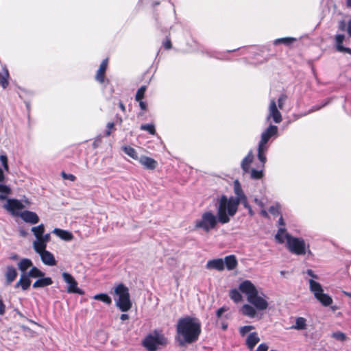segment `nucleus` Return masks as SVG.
Wrapping results in <instances>:
<instances>
[{"instance_id": "nucleus-60", "label": "nucleus", "mask_w": 351, "mask_h": 351, "mask_svg": "<svg viewBox=\"0 0 351 351\" xmlns=\"http://www.w3.org/2000/svg\"><path fill=\"white\" fill-rule=\"evenodd\" d=\"M347 31L348 35L351 37V19L348 21Z\"/></svg>"}, {"instance_id": "nucleus-34", "label": "nucleus", "mask_w": 351, "mask_h": 351, "mask_svg": "<svg viewBox=\"0 0 351 351\" xmlns=\"http://www.w3.org/2000/svg\"><path fill=\"white\" fill-rule=\"evenodd\" d=\"M28 276L31 278H41L45 276V274L35 266H32V269L27 272Z\"/></svg>"}, {"instance_id": "nucleus-62", "label": "nucleus", "mask_w": 351, "mask_h": 351, "mask_svg": "<svg viewBox=\"0 0 351 351\" xmlns=\"http://www.w3.org/2000/svg\"><path fill=\"white\" fill-rule=\"evenodd\" d=\"M278 223L282 227H285V223L283 217L282 216H280V219L278 220Z\"/></svg>"}, {"instance_id": "nucleus-37", "label": "nucleus", "mask_w": 351, "mask_h": 351, "mask_svg": "<svg viewBox=\"0 0 351 351\" xmlns=\"http://www.w3.org/2000/svg\"><path fill=\"white\" fill-rule=\"evenodd\" d=\"M124 152L134 160H138V153L136 149L130 146H125L123 147Z\"/></svg>"}, {"instance_id": "nucleus-27", "label": "nucleus", "mask_w": 351, "mask_h": 351, "mask_svg": "<svg viewBox=\"0 0 351 351\" xmlns=\"http://www.w3.org/2000/svg\"><path fill=\"white\" fill-rule=\"evenodd\" d=\"M241 311L243 315L253 318L256 316V312L254 307L250 304H243Z\"/></svg>"}, {"instance_id": "nucleus-49", "label": "nucleus", "mask_w": 351, "mask_h": 351, "mask_svg": "<svg viewBox=\"0 0 351 351\" xmlns=\"http://www.w3.org/2000/svg\"><path fill=\"white\" fill-rule=\"evenodd\" d=\"M228 307L225 306L219 308L216 312V316L217 319H220L222 317L223 314L227 311H228Z\"/></svg>"}, {"instance_id": "nucleus-56", "label": "nucleus", "mask_w": 351, "mask_h": 351, "mask_svg": "<svg viewBox=\"0 0 351 351\" xmlns=\"http://www.w3.org/2000/svg\"><path fill=\"white\" fill-rule=\"evenodd\" d=\"M19 235L22 237H26L28 235V232L23 228H19Z\"/></svg>"}, {"instance_id": "nucleus-40", "label": "nucleus", "mask_w": 351, "mask_h": 351, "mask_svg": "<svg viewBox=\"0 0 351 351\" xmlns=\"http://www.w3.org/2000/svg\"><path fill=\"white\" fill-rule=\"evenodd\" d=\"M230 298L235 302H239L242 300V295L239 291L233 289L230 291Z\"/></svg>"}, {"instance_id": "nucleus-52", "label": "nucleus", "mask_w": 351, "mask_h": 351, "mask_svg": "<svg viewBox=\"0 0 351 351\" xmlns=\"http://www.w3.org/2000/svg\"><path fill=\"white\" fill-rule=\"evenodd\" d=\"M269 346L265 343H262L258 345L255 351H268Z\"/></svg>"}, {"instance_id": "nucleus-7", "label": "nucleus", "mask_w": 351, "mask_h": 351, "mask_svg": "<svg viewBox=\"0 0 351 351\" xmlns=\"http://www.w3.org/2000/svg\"><path fill=\"white\" fill-rule=\"evenodd\" d=\"M218 222L221 223L218 215L217 217L212 211H206L202 213L201 219L195 221V228L209 232L216 228Z\"/></svg>"}, {"instance_id": "nucleus-16", "label": "nucleus", "mask_w": 351, "mask_h": 351, "mask_svg": "<svg viewBox=\"0 0 351 351\" xmlns=\"http://www.w3.org/2000/svg\"><path fill=\"white\" fill-rule=\"evenodd\" d=\"M208 269H215L217 271H223L224 269V263L222 258H215L207 262L206 265Z\"/></svg>"}, {"instance_id": "nucleus-54", "label": "nucleus", "mask_w": 351, "mask_h": 351, "mask_svg": "<svg viewBox=\"0 0 351 351\" xmlns=\"http://www.w3.org/2000/svg\"><path fill=\"white\" fill-rule=\"evenodd\" d=\"M5 312V305L2 299L0 298V315H3Z\"/></svg>"}, {"instance_id": "nucleus-50", "label": "nucleus", "mask_w": 351, "mask_h": 351, "mask_svg": "<svg viewBox=\"0 0 351 351\" xmlns=\"http://www.w3.org/2000/svg\"><path fill=\"white\" fill-rule=\"evenodd\" d=\"M61 176L64 180H69L73 182L76 180V177L74 175L71 173H66L64 171H62Z\"/></svg>"}, {"instance_id": "nucleus-6", "label": "nucleus", "mask_w": 351, "mask_h": 351, "mask_svg": "<svg viewBox=\"0 0 351 351\" xmlns=\"http://www.w3.org/2000/svg\"><path fill=\"white\" fill-rule=\"evenodd\" d=\"M287 245L289 252L296 255H304L306 252L311 254L309 245H306L302 238L294 237L289 234H285Z\"/></svg>"}, {"instance_id": "nucleus-58", "label": "nucleus", "mask_w": 351, "mask_h": 351, "mask_svg": "<svg viewBox=\"0 0 351 351\" xmlns=\"http://www.w3.org/2000/svg\"><path fill=\"white\" fill-rule=\"evenodd\" d=\"M164 47L165 49H170L171 47V40H167V41H165L164 43Z\"/></svg>"}, {"instance_id": "nucleus-24", "label": "nucleus", "mask_w": 351, "mask_h": 351, "mask_svg": "<svg viewBox=\"0 0 351 351\" xmlns=\"http://www.w3.org/2000/svg\"><path fill=\"white\" fill-rule=\"evenodd\" d=\"M52 232L64 241H70L73 238L71 232L60 228H55Z\"/></svg>"}, {"instance_id": "nucleus-22", "label": "nucleus", "mask_w": 351, "mask_h": 351, "mask_svg": "<svg viewBox=\"0 0 351 351\" xmlns=\"http://www.w3.org/2000/svg\"><path fill=\"white\" fill-rule=\"evenodd\" d=\"M106 129L105 134H100L95 137V141L93 143V147L94 149L98 148L101 146V145L102 143V139L104 137H105V136L107 137V136H110V121L106 123Z\"/></svg>"}, {"instance_id": "nucleus-42", "label": "nucleus", "mask_w": 351, "mask_h": 351, "mask_svg": "<svg viewBox=\"0 0 351 351\" xmlns=\"http://www.w3.org/2000/svg\"><path fill=\"white\" fill-rule=\"evenodd\" d=\"M250 176L252 179L259 180L263 176V170H256L255 169H252L250 171Z\"/></svg>"}, {"instance_id": "nucleus-2", "label": "nucleus", "mask_w": 351, "mask_h": 351, "mask_svg": "<svg viewBox=\"0 0 351 351\" xmlns=\"http://www.w3.org/2000/svg\"><path fill=\"white\" fill-rule=\"evenodd\" d=\"M180 344H191L197 341L201 334V322L196 318L186 316L180 318L176 325Z\"/></svg>"}, {"instance_id": "nucleus-28", "label": "nucleus", "mask_w": 351, "mask_h": 351, "mask_svg": "<svg viewBox=\"0 0 351 351\" xmlns=\"http://www.w3.org/2000/svg\"><path fill=\"white\" fill-rule=\"evenodd\" d=\"M32 265V261L27 258H23L18 264L19 269L21 271H22V274H27V269Z\"/></svg>"}, {"instance_id": "nucleus-18", "label": "nucleus", "mask_w": 351, "mask_h": 351, "mask_svg": "<svg viewBox=\"0 0 351 351\" xmlns=\"http://www.w3.org/2000/svg\"><path fill=\"white\" fill-rule=\"evenodd\" d=\"M259 341L260 338L258 333L253 332L247 337L245 344L250 350H252Z\"/></svg>"}, {"instance_id": "nucleus-12", "label": "nucleus", "mask_w": 351, "mask_h": 351, "mask_svg": "<svg viewBox=\"0 0 351 351\" xmlns=\"http://www.w3.org/2000/svg\"><path fill=\"white\" fill-rule=\"evenodd\" d=\"M19 217L25 223L34 225L39 222L40 218L36 213L31 210H24L19 214Z\"/></svg>"}, {"instance_id": "nucleus-11", "label": "nucleus", "mask_w": 351, "mask_h": 351, "mask_svg": "<svg viewBox=\"0 0 351 351\" xmlns=\"http://www.w3.org/2000/svg\"><path fill=\"white\" fill-rule=\"evenodd\" d=\"M272 119L276 123H279L282 121V115L278 110L276 103L274 99H271L269 106V114L267 117V120Z\"/></svg>"}, {"instance_id": "nucleus-57", "label": "nucleus", "mask_w": 351, "mask_h": 351, "mask_svg": "<svg viewBox=\"0 0 351 351\" xmlns=\"http://www.w3.org/2000/svg\"><path fill=\"white\" fill-rule=\"evenodd\" d=\"M139 101V106H140V108L143 110H145L146 108H147V104L145 102L143 101L142 100H140L138 101Z\"/></svg>"}, {"instance_id": "nucleus-20", "label": "nucleus", "mask_w": 351, "mask_h": 351, "mask_svg": "<svg viewBox=\"0 0 351 351\" xmlns=\"http://www.w3.org/2000/svg\"><path fill=\"white\" fill-rule=\"evenodd\" d=\"M53 284L51 278L44 276L38 278L32 285L34 289L43 288Z\"/></svg>"}, {"instance_id": "nucleus-38", "label": "nucleus", "mask_w": 351, "mask_h": 351, "mask_svg": "<svg viewBox=\"0 0 351 351\" xmlns=\"http://www.w3.org/2000/svg\"><path fill=\"white\" fill-rule=\"evenodd\" d=\"M285 232L286 229L285 227H281L278 229L275 238L279 243H283L285 242V238L286 239L285 234H287Z\"/></svg>"}, {"instance_id": "nucleus-31", "label": "nucleus", "mask_w": 351, "mask_h": 351, "mask_svg": "<svg viewBox=\"0 0 351 351\" xmlns=\"http://www.w3.org/2000/svg\"><path fill=\"white\" fill-rule=\"evenodd\" d=\"M3 73H0V85L3 88H5L8 86V77L10 76L8 70L6 67L3 68Z\"/></svg>"}, {"instance_id": "nucleus-8", "label": "nucleus", "mask_w": 351, "mask_h": 351, "mask_svg": "<svg viewBox=\"0 0 351 351\" xmlns=\"http://www.w3.org/2000/svg\"><path fill=\"white\" fill-rule=\"evenodd\" d=\"M310 291L315 298L324 306H328L332 303V299L328 294L324 293L322 285L313 279L308 280Z\"/></svg>"}, {"instance_id": "nucleus-15", "label": "nucleus", "mask_w": 351, "mask_h": 351, "mask_svg": "<svg viewBox=\"0 0 351 351\" xmlns=\"http://www.w3.org/2000/svg\"><path fill=\"white\" fill-rule=\"evenodd\" d=\"M42 262L48 266H54L57 264L54 255L48 250H45L43 253H40Z\"/></svg>"}, {"instance_id": "nucleus-14", "label": "nucleus", "mask_w": 351, "mask_h": 351, "mask_svg": "<svg viewBox=\"0 0 351 351\" xmlns=\"http://www.w3.org/2000/svg\"><path fill=\"white\" fill-rule=\"evenodd\" d=\"M108 58L103 60L95 75V80L100 84L106 82L105 73L108 67Z\"/></svg>"}, {"instance_id": "nucleus-33", "label": "nucleus", "mask_w": 351, "mask_h": 351, "mask_svg": "<svg viewBox=\"0 0 351 351\" xmlns=\"http://www.w3.org/2000/svg\"><path fill=\"white\" fill-rule=\"evenodd\" d=\"M31 231L37 239H39L45 232V226L43 223L39 224L37 226L32 227Z\"/></svg>"}, {"instance_id": "nucleus-48", "label": "nucleus", "mask_w": 351, "mask_h": 351, "mask_svg": "<svg viewBox=\"0 0 351 351\" xmlns=\"http://www.w3.org/2000/svg\"><path fill=\"white\" fill-rule=\"evenodd\" d=\"M287 99V96L285 94H282L280 95V97L278 99V108L280 109H282L285 102L286 101Z\"/></svg>"}, {"instance_id": "nucleus-21", "label": "nucleus", "mask_w": 351, "mask_h": 351, "mask_svg": "<svg viewBox=\"0 0 351 351\" xmlns=\"http://www.w3.org/2000/svg\"><path fill=\"white\" fill-rule=\"evenodd\" d=\"M18 273L16 269L12 265L6 267L5 280L7 285H10L17 277Z\"/></svg>"}, {"instance_id": "nucleus-41", "label": "nucleus", "mask_w": 351, "mask_h": 351, "mask_svg": "<svg viewBox=\"0 0 351 351\" xmlns=\"http://www.w3.org/2000/svg\"><path fill=\"white\" fill-rule=\"evenodd\" d=\"M93 298L97 300L102 301L106 304H110V296L106 293H99L95 295Z\"/></svg>"}, {"instance_id": "nucleus-10", "label": "nucleus", "mask_w": 351, "mask_h": 351, "mask_svg": "<svg viewBox=\"0 0 351 351\" xmlns=\"http://www.w3.org/2000/svg\"><path fill=\"white\" fill-rule=\"evenodd\" d=\"M62 276L64 281L68 285L66 289L67 293H77L80 295H84V291L77 287V282L71 274L67 272H63Z\"/></svg>"}, {"instance_id": "nucleus-30", "label": "nucleus", "mask_w": 351, "mask_h": 351, "mask_svg": "<svg viewBox=\"0 0 351 351\" xmlns=\"http://www.w3.org/2000/svg\"><path fill=\"white\" fill-rule=\"evenodd\" d=\"M11 193L12 189L8 185L0 183V200H8V195Z\"/></svg>"}, {"instance_id": "nucleus-3", "label": "nucleus", "mask_w": 351, "mask_h": 351, "mask_svg": "<svg viewBox=\"0 0 351 351\" xmlns=\"http://www.w3.org/2000/svg\"><path fill=\"white\" fill-rule=\"evenodd\" d=\"M239 291L245 294L247 300L258 311H264L268 307V302L265 299L266 295L258 292L255 285L248 280L243 281L239 286Z\"/></svg>"}, {"instance_id": "nucleus-29", "label": "nucleus", "mask_w": 351, "mask_h": 351, "mask_svg": "<svg viewBox=\"0 0 351 351\" xmlns=\"http://www.w3.org/2000/svg\"><path fill=\"white\" fill-rule=\"evenodd\" d=\"M267 151V146L258 144V158L262 162V167H264L267 161L265 152Z\"/></svg>"}, {"instance_id": "nucleus-44", "label": "nucleus", "mask_w": 351, "mask_h": 351, "mask_svg": "<svg viewBox=\"0 0 351 351\" xmlns=\"http://www.w3.org/2000/svg\"><path fill=\"white\" fill-rule=\"evenodd\" d=\"M146 90V86H142L139 88L136 93L135 99L136 101L142 100L144 97L145 92Z\"/></svg>"}, {"instance_id": "nucleus-46", "label": "nucleus", "mask_w": 351, "mask_h": 351, "mask_svg": "<svg viewBox=\"0 0 351 351\" xmlns=\"http://www.w3.org/2000/svg\"><path fill=\"white\" fill-rule=\"evenodd\" d=\"M254 328V327L253 326H251V325L241 326V327L239 328V332H240V335H241L242 337H244V336H245L247 332H250V331H251V330H252Z\"/></svg>"}, {"instance_id": "nucleus-5", "label": "nucleus", "mask_w": 351, "mask_h": 351, "mask_svg": "<svg viewBox=\"0 0 351 351\" xmlns=\"http://www.w3.org/2000/svg\"><path fill=\"white\" fill-rule=\"evenodd\" d=\"M168 343L167 338L158 330L148 334L143 341V346L147 351H156L159 346H165Z\"/></svg>"}, {"instance_id": "nucleus-53", "label": "nucleus", "mask_w": 351, "mask_h": 351, "mask_svg": "<svg viewBox=\"0 0 351 351\" xmlns=\"http://www.w3.org/2000/svg\"><path fill=\"white\" fill-rule=\"evenodd\" d=\"M240 203H241L246 209H248L251 207L247 202V197L241 199Z\"/></svg>"}, {"instance_id": "nucleus-13", "label": "nucleus", "mask_w": 351, "mask_h": 351, "mask_svg": "<svg viewBox=\"0 0 351 351\" xmlns=\"http://www.w3.org/2000/svg\"><path fill=\"white\" fill-rule=\"evenodd\" d=\"M278 133V128L276 125H270L261 134L259 144L266 145L269 138Z\"/></svg>"}, {"instance_id": "nucleus-45", "label": "nucleus", "mask_w": 351, "mask_h": 351, "mask_svg": "<svg viewBox=\"0 0 351 351\" xmlns=\"http://www.w3.org/2000/svg\"><path fill=\"white\" fill-rule=\"evenodd\" d=\"M0 161L1 162V164L3 165V167L5 171H8L9 170V166H8V159L6 154H3L0 155Z\"/></svg>"}, {"instance_id": "nucleus-61", "label": "nucleus", "mask_w": 351, "mask_h": 351, "mask_svg": "<svg viewBox=\"0 0 351 351\" xmlns=\"http://www.w3.org/2000/svg\"><path fill=\"white\" fill-rule=\"evenodd\" d=\"M120 319L122 320V321H125V320H127L129 319V315L128 314H121V316H120Z\"/></svg>"}, {"instance_id": "nucleus-55", "label": "nucleus", "mask_w": 351, "mask_h": 351, "mask_svg": "<svg viewBox=\"0 0 351 351\" xmlns=\"http://www.w3.org/2000/svg\"><path fill=\"white\" fill-rule=\"evenodd\" d=\"M306 274H308L309 276H311L313 279H318L319 277L317 275L315 274L313 271L312 269H307L306 271Z\"/></svg>"}, {"instance_id": "nucleus-26", "label": "nucleus", "mask_w": 351, "mask_h": 351, "mask_svg": "<svg viewBox=\"0 0 351 351\" xmlns=\"http://www.w3.org/2000/svg\"><path fill=\"white\" fill-rule=\"evenodd\" d=\"M307 324L306 319L302 317H298L295 319V323L293 325L291 328L298 330H302L306 329Z\"/></svg>"}, {"instance_id": "nucleus-17", "label": "nucleus", "mask_w": 351, "mask_h": 351, "mask_svg": "<svg viewBox=\"0 0 351 351\" xmlns=\"http://www.w3.org/2000/svg\"><path fill=\"white\" fill-rule=\"evenodd\" d=\"M140 163L146 169L153 170L156 168L158 162L154 159L143 156L139 158Z\"/></svg>"}, {"instance_id": "nucleus-63", "label": "nucleus", "mask_w": 351, "mask_h": 351, "mask_svg": "<svg viewBox=\"0 0 351 351\" xmlns=\"http://www.w3.org/2000/svg\"><path fill=\"white\" fill-rule=\"evenodd\" d=\"M21 287V289H23V285H22V281H21V279H19V280L14 285V287L16 289L19 288V287Z\"/></svg>"}, {"instance_id": "nucleus-64", "label": "nucleus", "mask_w": 351, "mask_h": 351, "mask_svg": "<svg viewBox=\"0 0 351 351\" xmlns=\"http://www.w3.org/2000/svg\"><path fill=\"white\" fill-rule=\"evenodd\" d=\"M254 202L258 204L260 207H263V203L261 200L258 199L257 198L254 199Z\"/></svg>"}, {"instance_id": "nucleus-59", "label": "nucleus", "mask_w": 351, "mask_h": 351, "mask_svg": "<svg viewBox=\"0 0 351 351\" xmlns=\"http://www.w3.org/2000/svg\"><path fill=\"white\" fill-rule=\"evenodd\" d=\"M5 180V175L3 169L0 167V183Z\"/></svg>"}, {"instance_id": "nucleus-1", "label": "nucleus", "mask_w": 351, "mask_h": 351, "mask_svg": "<svg viewBox=\"0 0 351 351\" xmlns=\"http://www.w3.org/2000/svg\"><path fill=\"white\" fill-rule=\"evenodd\" d=\"M234 191L237 197L228 198L223 195L219 200L217 214L221 223L224 224L230 221V217H233L236 214L241 199L246 197L238 180L234 182Z\"/></svg>"}, {"instance_id": "nucleus-9", "label": "nucleus", "mask_w": 351, "mask_h": 351, "mask_svg": "<svg viewBox=\"0 0 351 351\" xmlns=\"http://www.w3.org/2000/svg\"><path fill=\"white\" fill-rule=\"evenodd\" d=\"M3 208L14 217H19L24 208V204L21 200L16 198H8L7 203L4 204Z\"/></svg>"}, {"instance_id": "nucleus-36", "label": "nucleus", "mask_w": 351, "mask_h": 351, "mask_svg": "<svg viewBox=\"0 0 351 351\" xmlns=\"http://www.w3.org/2000/svg\"><path fill=\"white\" fill-rule=\"evenodd\" d=\"M296 40V38L293 37H286V38H281L276 39L274 42V44L277 45L279 44H284L285 45H289L293 42Z\"/></svg>"}, {"instance_id": "nucleus-32", "label": "nucleus", "mask_w": 351, "mask_h": 351, "mask_svg": "<svg viewBox=\"0 0 351 351\" xmlns=\"http://www.w3.org/2000/svg\"><path fill=\"white\" fill-rule=\"evenodd\" d=\"M33 247L35 250V252L40 254V253H43L46 250L47 244L44 243L39 239H37L36 241H34L33 242Z\"/></svg>"}, {"instance_id": "nucleus-39", "label": "nucleus", "mask_w": 351, "mask_h": 351, "mask_svg": "<svg viewBox=\"0 0 351 351\" xmlns=\"http://www.w3.org/2000/svg\"><path fill=\"white\" fill-rule=\"evenodd\" d=\"M331 337L335 340L340 342H344L348 339L346 335L341 331H336L332 332L331 334Z\"/></svg>"}, {"instance_id": "nucleus-19", "label": "nucleus", "mask_w": 351, "mask_h": 351, "mask_svg": "<svg viewBox=\"0 0 351 351\" xmlns=\"http://www.w3.org/2000/svg\"><path fill=\"white\" fill-rule=\"evenodd\" d=\"M345 39V36L343 34H337L335 37L336 49L338 51L341 53H347L351 54V49L343 47L342 43Z\"/></svg>"}, {"instance_id": "nucleus-23", "label": "nucleus", "mask_w": 351, "mask_h": 351, "mask_svg": "<svg viewBox=\"0 0 351 351\" xmlns=\"http://www.w3.org/2000/svg\"><path fill=\"white\" fill-rule=\"evenodd\" d=\"M224 267H226L228 270H232L237 266V260L234 255H229L224 258L223 260Z\"/></svg>"}, {"instance_id": "nucleus-47", "label": "nucleus", "mask_w": 351, "mask_h": 351, "mask_svg": "<svg viewBox=\"0 0 351 351\" xmlns=\"http://www.w3.org/2000/svg\"><path fill=\"white\" fill-rule=\"evenodd\" d=\"M269 211L273 215H278L280 213V204L276 203L275 205L270 206Z\"/></svg>"}, {"instance_id": "nucleus-4", "label": "nucleus", "mask_w": 351, "mask_h": 351, "mask_svg": "<svg viewBox=\"0 0 351 351\" xmlns=\"http://www.w3.org/2000/svg\"><path fill=\"white\" fill-rule=\"evenodd\" d=\"M114 302L122 312L128 311L132 306L128 288L121 283L114 288Z\"/></svg>"}, {"instance_id": "nucleus-25", "label": "nucleus", "mask_w": 351, "mask_h": 351, "mask_svg": "<svg viewBox=\"0 0 351 351\" xmlns=\"http://www.w3.org/2000/svg\"><path fill=\"white\" fill-rule=\"evenodd\" d=\"M254 158V156L252 152L250 151L247 155L243 159L241 162V168L243 171L245 173L249 172L250 171V165L252 163Z\"/></svg>"}, {"instance_id": "nucleus-43", "label": "nucleus", "mask_w": 351, "mask_h": 351, "mask_svg": "<svg viewBox=\"0 0 351 351\" xmlns=\"http://www.w3.org/2000/svg\"><path fill=\"white\" fill-rule=\"evenodd\" d=\"M141 130L147 131L149 134L154 135L156 133L155 127L153 124H144L141 125Z\"/></svg>"}, {"instance_id": "nucleus-51", "label": "nucleus", "mask_w": 351, "mask_h": 351, "mask_svg": "<svg viewBox=\"0 0 351 351\" xmlns=\"http://www.w3.org/2000/svg\"><path fill=\"white\" fill-rule=\"evenodd\" d=\"M51 239V236L49 233L43 234L39 239L40 241L47 244Z\"/></svg>"}, {"instance_id": "nucleus-35", "label": "nucleus", "mask_w": 351, "mask_h": 351, "mask_svg": "<svg viewBox=\"0 0 351 351\" xmlns=\"http://www.w3.org/2000/svg\"><path fill=\"white\" fill-rule=\"evenodd\" d=\"M30 278V276H28L27 273L21 274L20 279L22 281L23 291H26L29 288L32 282Z\"/></svg>"}]
</instances>
